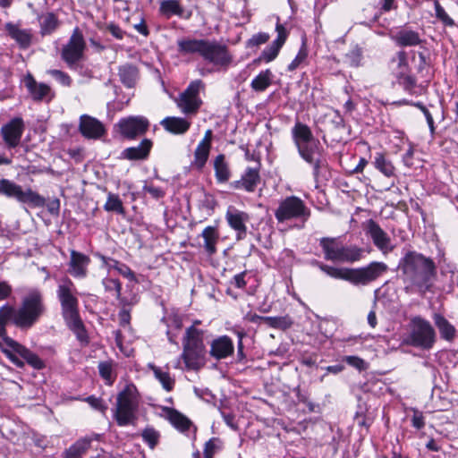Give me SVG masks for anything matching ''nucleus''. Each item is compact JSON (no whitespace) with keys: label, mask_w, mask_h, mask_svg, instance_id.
I'll use <instances>...</instances> for the list:
<instances>
[{"label":"nucleus","mask_w":458,"mask_h":458,"mask_svg":"<svg viewBox=\"0 0 458 458\" xmlns=\"http://www.w3.org/2000/svg\"><path fill=\"white\" fill-rule=\"evenodd\" d=\"M0 194L31 208H42L46 205V199L39 193L31 188L24 190L21 185L9 179H0Z\"/></svg>","instance_id":"nucleus-11"},{"label":"nucleus","mask_w":458,"mask_h":458,"mask_svg":"<svg viewBox=\"0 0 458 458\" xmlns=\"http://www.w3.org/2000/svg\"><path fill=\"white\" fill-rule=\"evenodd\" d=\"M159 13L167 19L173 15L183 17L184 9L179 0H163L160 3Z\"/></svg>","instance_id":"nucleus-39"},{"label":"nucleus","mask_w":458,"mask_h":458,"mask_svg":"<svg viewBox=\"0 0 458 458\" xmlns=\"http://www.w3.org/2000/svg\"><path fill=\"white\" fill-rule=\"evenodd\" d=\"M131 309L121 308L118 312V318L120 326L125 327L130 326L131 322Z\"/></svg>","instance_id":"nucleus-62"},{"label":"nucleus","mask_w":458,"mask_h":458,"mask_svg":"<svg viewBox=\"0 0 458 458\" xmlns=\"http://www.w3.org/2000/svg\"><path fill=\"white\" fill-rule=\"evenodd\" d=\"M24 128V123L21 117H14L2 126L1 134L8 148H16L20 144Z\"/></svg>","instance_id":"nucleus-17"},{"label":"nucleus","mask_w":458,"mask_h":458,"mask_svg":"<svg viewBox=\"0 0 458 458\" xmlns=\"http://www.w3.org/2000/svg\"><path fill=\"white\" fill-rule=\"evenodd\" d=\"M319 246L324 254V259L332 262H339L342 243L338 238L322 237L319 239Z\"/></svg>","instance_id":"nucleus-26"},{"label":"nucleus","mask_w":458,"mask_h":458,"mask_svg":"<svg viewBox=\"0 0 458 458\" xmlns=\"http://www.w3.org/2000/svg\"><path fill=\"white\" fill-rule=\"evenodd\" d=\"M205 85L201 80L192 81L186 89L180 94L177 99V106L185 114H195L199 109L202 100L199 98V91Z\"/></svg>","instance_id":"nucleus-14"},{"label":"nucleus","mask_w":458,"mask_h":458,"mask_svg":"<svg viewBox=\"0 0 458 458\" xmlns=\"http://www.w3.org/2000/svg\"><path fill=\"white\" fill-rule=\"evenodd\" d=\"M259 182V168L247 167L241 179L230 182V187L233 190H244L247 192H254Z\"/></svg>","instance_id":"nucleus-19"},{"label":"nucleus","mask_w":458,"mask_h":458,"mask_svg":"<svg viewBox=\"0 0 458 458\" xmlns=\"http://www.w3.org/2000/svg\"><path fill=\"white\" fill-rule=\"evenodd\" d=\"M73 282L65 277L57 286L56 296L61 305V313L67 327L73 331L78 338H85V329L79 313V300Z\"/></svg>","instance_id":"nucleus-6"},{"label":"nucleus","mask_w":458,"mask_h":458,"mask_svg":"<svg viewBox=\"0 0 458 458\" xmlns=\"http://www.w3.org/2000/svg\"><path fill=\"white\" fill-rule=\"evenodd\" d=\"M364 230L379 250L385 254L393 251L394 246L392 244L390 237L376 221L368 220Z\"/></svg>","instance_id":"nucleus-16"},{"label":"nucleus","mask_w":458,"mask_h":458,"mask_svg":"<svg viewBox=\"0 0 458 458\" xmlns=\"http://www.w3.org/2000/svg\"><path fill=\"white\" fill-rule=\"evenodd\" d=\"M225 219L228 225L236 232V240L244 239L247 233L246 223L249 222L250 216L246 212L231 206L226 211Z\"/></svg>","instance_id":"nucleus-18"},{"label":"nucleus","mask_w":458,"mask_h":458,"mask_svg":"<svg viewBox=\"0 0 458 458\" xmlns=\"http://www.w3.org/2000/svg\"><path fill=\"white\" fill-rule=\"evenodd\" d=\"M395 80L404 91L410 94L414 92V89L417 86V79L411 71L403 73L402 76L395 78Z\"/></svg>","instance_id":"nucleus-46"},{"label":"nucleus","mask_w":458,"mask_h":458,"mask_svg":"<svg viewBox=\"0 0 458 458\" xmlns=\"http://www.w3.org/2000/svg\"><path fill=\"white\" fill-rule=\"evenodd\" d=\"M0 349L9 360L19 369H23L25 363L37 370L46 368L45 361L37 353L11 337L5 338L4 346L0 342Z\"/></svg>","instance_id":"nucleus-10"},{"label":"nucleus","mask_w":458,"mask_h":458,"mask_svg":"<svg viewBox=\"0 0 458 458\" xmlns=\"http://www.w3.org/2000/svg\"><path fill=\"white\" fill-rule=\"evenodd\" d=\"M121 82L127 88H133L139 78L137 67L131 64L121 65L118 69Z\"/></svg>","instance_id":"nucleus-37"},{"label":"nucleus","mask_w":458,"mask_h":458,"mask_svg":"<svg viewBox=\"0 0 458 458\" xmlns=\"http://www.w3.org/2000/svg\"><path fill=\"white\" fill-rule=\"evenodd\" d=\"M85 48L86 43L83 35L80 30L76 28L68 42L63 47L61 58L70 69H77L79 63L84 57Z\"/></svg>","instance_id":"nucleus-13"},{"label":"nucleus","mask_w":458,"mask_h":458,"mask_svg":"<svg viewBox=\"0 0 458 458\" xmlns=\"http://www.w3.org/2000/svg\"><path fill=\"white\" fill-rule=\"evenodd\" d=\"M156 378L161 383L163 388L167 392L174 389V379L170 377L168 372L163 371L160 368L153 367Z\"/></svg>","instance_id":"nucleus-48"},{"label":"nucleus","mask_w":458,"mask_h":458,"mask_svg":"<svg viewBox=\"0 0 458 458\" xmlns=\"http://www.w3.org/2000/svg\"><path fill=\"white\" fill-rule=\"evenodd\" d=\"M46 312L44 298L41 292L32 289L21 300L19 308L5 303L0 307V342L5 345V338L9 337L6 327L14 325L20 329L31 328Z\"/></svg>","instance_id":"nucleus-2"},{"label":"nucleus","mask_w":458,"mask_h":458,"mask_svg":"<svg viewBox=\"0 0 458 458\" xmlns=\"http://www.w3.org/2000/svg\"><path fill=\"white\" fill-rule=\"evenodd\" d=\"M363 58V49L359 45L353 46L348 53L344 55V63L350 67L357 68L361 65Z\"/></svg>","instance_id":"nucleus-43"},{"label":"nucleus","mask_w":458,"mask_h":458,"mask_svg":"<svg viewBox=\"0 0 458 458\" xmlns=\"http://www.w3.org/2000/svg\"><path fill=\"white\" fill-rule=\"evenodd\" d=\"M163 411L170 423L179 431L184 433L193 427L191 420L179 411L169 407H165Z\"/></svg>","instance_id":"nucleus-30"},{"label":"nucleus","mask_w":458,"mask_h":458,"mask_svg":"<svg viewBox=\"0 0 458 458\" xmlns=\"http://www.w3.org/2000/svg\"><path fill=\"white\" fill-rule=\"evenodd\" d=\"M405 342L414 348L429 351L437 343V332L428 320L420 316H414L410 320Z\"/></svg>","instance_id":"nucleus-9"},{"label":"nucleus","mask_w":458,"mask_h":458,"mask_svg":"<svg viewBox=\"0 0 458 458\" xmlns=\"http://www.w3.org/2000/svg\"><path fill=\"white\" fill-rule=\"evenodd\" d=\"M143 191L148 193L152 198L156 199H159L165 196V191L160 187H157L147 182L143 186Z\"/></svg>","instance_id":"nucleus-60"},{"label":"nucleus","mask_w":458,"mask_h":458,"mask_svg":"<svg viewBox=\"0 0 458 458\" xmlns=\"http://www.w3.org/2000/svg\"><path fill=\"white\" fill-rule=\"evenodd\" d=\"M201 237L204 240L203 248L206 253L209 256L216 252V244L219 240V233L215 226H207L201 233Z\"/></svg>","instance_id":"nucleus-36"},{"label":"nucleus","mask_w":458,"mask_h":458,"mask_svg":"<svg viewBox=\"0 0 458 458\" xmlns=\"http://www.w3.org/2000/svg\"><path fill=\"white\" fill-rule=\"evenodd\" d=\"M397 269L403 292L424 297L432 293L437 277V267L430 257L413 250H403Z\"/></svg>","instance_id":"nucleus-1"},{"label":"nucleus","mask_w":458,"mask_h":458,"mask_svg":"<svg viewBox=\"0 0 458 458\" xmlns=\"http://www.w3.org/2000/svg\"><path fill=\"white\" fill-rule=\"evenodd\" d=\"M89 263V256L72 250L68 272L75 278H84L87 276Z\"/></svg>","instance_id":"nucleus-23"},{"label":"nucleus","mask_w":458,"mask_h":458,"mask_svg":"<svg viewBox=\"0 0 458 458\" xmlns=\"http://www.w3.org/2000/svg\"><path fill=\"white\" fill-rule=\"evenodd\" d=\"M117 272L130 281L137 282L134 272L126 264L123 263L122 266H120V267L117 269Z\"/></svg>","instance_id":"nucleus-64"},{"label":"nucleus","mask_w":458,"mask_h":458,"mask_svg":"<svg viewBox=\"0 0 458 458\" xmlns=\"http://www.w3.org/2000/svg\"><path fill=\"white\" fill-rule=\"evenodd\" d=\"M265 324L271 328L287 330L293 326V321L288 315L283 317H267L265 318Z\"/></svg>","instance_id":"nucleus-42"},{"label":"nucleus","mask_w":458,"mask_h":458,"mask_svg":"<svg viewBox=\"0 0 458 458\" xmlns=\"http://www.w3.org/2000/svg\"><path fill=\"white\" fill-rule=\"evenodd\" d=\"M209 147L202 146L198 144L195 151H194V165L198 169H202L208 158L209 152H210Z\"/></svg>","instance_id":"nucleus-47"},{"label":"nucleus","mask_w":458,"mask_h":458,"mask_svg":"<svg viewBox=\"0 0 458 458\" xmlns=\"http://www.w3.org/2000/svg\"><path fill=\"white\" fill-rule=\"evenodd\" d=\"M85 401L94 409L100 411L101 412L105 413L107 410V405L105 403V402L98 397H96L94 395L88 396Z\"/></svg>","instance_id":"nucleus-59"},{"label":"nucleus","mask_w":458,"mask_h":458,"mask_svg":"<svg viewBox=\"0 0 458 458\" xmlns=\"http://www.w3.org/2000/svg\"><path fill=\"white\" fill-rule=\"evenodd\" d=\"M5 30L21 48H27L30 46L32 36L30 30L20 29L17 25L12 22H7L5 24Z\"/></svg>","instance_id":"nucleus-34"},{"label":"nucleus","mask_w":458,"mask_h":458,"mask_svg":"<svg viewBox=\"0 0 458 458\" xmlns=\"http://www.w3.org/2000/svg\"><path fill=\"white\" fill-rule=\"evenodd\" d=\"M102 285L104 286L106 292L114 293L115 298L120 297L122 284L119 279L105 277L102 280Z\"/></svg>","instance_id":"nucleus-52"},{"label":"nucleus","mask_w":458,"mask_h":458,"mask_svg":"<svg viewBox=\"0 0 458 458\" xmlns=\"http://www.w3.org/2000/svg\"><path fill=\"white\" fill-rule=\"evenodd\" d=\"M104 209L108 212H115L120 215L124 214V208L123 202L118 195L109 192L107 195L106 202L104 205Z\"/></svg>","instance_id":"nucleus-45"},{"label":"nucleus","mask_w":458,"mask_h":458,"mask_svg":"<svg viewBox=\"0 0 458 458\" xmlns=\"http://www.w3.org/2000/svg\"><path fill=\"white\" fill-rule=\"evenodd\" d=\"M434 9L436 18L441 21L445 27L455 26L454 21L448 15L445 8L437 0H434Z\"/></svg>","instance_id":"nucleus-49"},{"label":"nucleus","mask_w":458,"mask_h":458,"mask_svg":"<svg viewBox=\"0 0 458 458\" xmlns=\"http://www.w3.org/2000/svg\"><path fill=\"white\" fill-rule=\"evenodd\" d=\"M375 167L387 177L394 175V167L381 153H377L374 160Z\"/></svg>","instance_id":"nucleus-44"},{"label":"nucleus","mask_w":458,"mask_h":458,"mask_svg":"<svg viewBox=\"0 0 458 458\" xmlns=\"http://www.w3.org/2000/svg\"><path fill=\"white\" fill-rule=\"evenodd\" d=\"M139 407L137 390L133 385H127L116 397L113 416L117 425L125 427L134 425L137 420L136 412Z\"/></svg>","instance_id":"nucleus-8"},{"label":"nucleus","mask_w":458,"mask_h":458,"mask_svg":"<svg viewBox=\"0 0 458 458\" xmlns=\"http://www.w3.org/2000/svg\"><path fill=\"white\" fill-rule=\"evenodd\" d=\"M308 57V48L306 46L305 40L302 41V44L299 49L298 54L295 58L288 65L287 70L293 72L296 70Z\"/></svg>","instance_id":"nucleus-51"},{"label":"nucleus","mask_w":458,"mask_h":458,"mask_svg":"<svg viewBox=\"0 0 458 458\" xmlns=\"http://www.w3.org/2000/svg\"><path fill=\"white\" fill-rule=\"evenodd\" d=\"M39 33L41 36L53 34L60 26L58 17L53 12H47L38 16Z\"/></svg>","instance_id":"nucleus-35"},{"label":"nucleus","mask_w":458,"mask_h":458,"mask_svg":"<svg viewBox=\"0 0 458 458\" xmlns=\"http://www.w3.org/2000/svg\"><path fill=\"white\" fill-rule=\"evenodd\" d=\"M392 39L400 47H411L423 46L426 39L420 34L411 28H401L392 35Z\"/></svg>","instance_id":"nucleus-20"},{"label":"nucleus","mask_w":458,"mask_h":458,"mask_svg":"<svg viewBox=\"0 0 458 458\" xmlns=\"http://www.w3.org/2000/svg\"><path fill=\"white\" fill-rule=\"evenodd\" d=\"M48 73L55 78L56 81H58L61 85L65 87H70L72 85V78L69 76L68 73L60 71V70H49Z\"/></svg>","instance_id":"nucleus-55"},{"label":"nucleus","mask_w":458,"mask_h":458,"mask_svg":"<svg viewBox=\"0 0 458 458\" xmlns=\"http://www.w3.org/2000/svg\"><path fill=\"white\" fill-rule=\"evenodd\" d=\"M160 123L167 131L174 134L185 133L191 124L187 119L175 116H167Z\"/></svg>","instance_id":"nucleus-33"},{"label":"nucleus","mask_w":458,"mask_h":458,"mask_svg":"<svg viewBox=\"0 0 458 458\" xmlns=\"http://www.w3.org/2000/svg\"><path fill=\"white\" fill-rule=\"evenodd\" d=\"M411 59L414 62V69L417 74L421 77H427L428 75L429 68L432 66V61L428 49L420 46L419 51H411Z\"/></svg>","instance_id":"nucleus-25"},{"label":"nucleus","mask_w":458,"mask_h":458,"mask_svg":"<svg viewBox=\"0 0 458 458\" xmlns=\"http://www.w3.org/2000/svg\"><path fill=\"white\" fill-rule=\"evenodd\" d=\"M364 250L356 245H343L339 262L354 263L363 258Z\"/></svg>","instance_id":"nucleus-38"},{"label":"nucleus","mask_w":458,"mask_h":458,"mask_svg":"<svg viewBox=\"0 0 458 458\" xmlns=\"http://www.w3.org/2000/svg\"><path fill=\"white\" fill-rule=\"evenodd\" d=\"M273 73L269 69L260 72L250 83L254 91H265L272 83Z\"/></svg>","instance_id":"nucleus-41"},{"label":"nucleus","mask_w":458,"mask_h":458,"mask_svg":"<svg viewBox=\"0 0 458 458\" xmlns=\"http://www.w3.org/2000/svg\"><path fill=\"white\" fill-rule=\"evenodd\" d=\"M432 318L439 332L441 339L449 343L454 342L457 335V329L441 313H434Z\"/></svg>","instance_id":"nucleus-28"},{"label":"nucleus","mask_w":458,"mask_h":458,"mask_svg":"<svg viewBox=\"0 0 458 458\" xmlns=\"http://www.w3.org/2000/svg\"><path fill=\"white\" fill-rule=\"evenodd\" d=\"M177 50L182 55H198L216 71H226L233 62L228 47L216 40L184 38L177 41Z\"/></svg>","instance_id":"nucleus-4"},{"label":"nucleus","mask_w":458,"mask_h":458,"mask_svg":"<svg viewBox=\"0 0 458 458\" xmlns=\"http://www.w3.org/2000/svg\"><path fill=\"white\" fill-rule=\"evenodd\" d=\"M269 39V35L266 32H259L254 34L248 41V47H254L265 44Z\"/></svg>","instance_id":"nucleus-57"},{"label":"nucleus","mask_w":458,"mask_h":458,"mask_svg":"<svg viewBox=\"0 0 458 458\" xmlns=\"http://www.w3.org/2000/svg\"><path fill=\"white\" fill-rule=\"evenodd\" d=\"M79 131L83 137L94 140L99 139L106 133L104 124L88 114H82L80 117Z\"/></svg>","instance_id":"nucleus-22"},{"label":"nucleus","mask_w":458,"mask_h":458,"mask_svg":"<svg viewBox=\"0 0 458 458\" xmlns=\"http://www.w3.org/2000/svg\"><path fill=\"white\" fill-rule=\"evenodd\" d=\"M152 148V141L148 139H144L136 147H130L123 150L121 157L128 160H141L146 159Z\"/></svg>","instance_id":"nucleus-29"},{"label":"nucleus","mask_w":458,"mask_h":458,"mask_svg":"<svg viewBox=\"0 0 458 458\" xmlns=\"http://www.w3.org/2000/svg\"><path fill=\"white\" fill-rule=\"evenodd\" d=\"M141 437L148 447L154 449L158 443L160 434L154 428L148 427L142 431Z\"/></svg>","instance_id":"nucleus-50"},{"label":"nucleus","mask_w":458,"mask_h":458,"mask_svg":"<svg viewBox=\"0 0 458 458\" xmlns=\"http://www.w3.org/2000/svg\"><path fill=\"white\" fill-rule=\"evenodd\" d=\"M291 135L299 156L312 167L315 182H318L323 172L327 167V162L323 155L324 148L318 139L315 138L311 129L297 121L291 129Z\"/></svg>","instance_id":"nucleus-3"},{"label":"nucleus","mask_w":458,"mask_h":458,"mask_svg":"<svg viewBox=\"0 0 458 458\" xmlns=\"http://www.w3.org/2000/svg\"><path fill=\"white\" fill-rule=\"evenodd\" d=\"M276 30L277 32L276 38L262 51L257 61L269 63L278 55L280 49L285 43L288 32L281 23H276Z\"/></svg>","instance_id":"nucleus-21"},{"label":"nucleus","mask_w":458,"mask_h":458,"mask_svg":"<svg viewBox=\"0 0 458 458\" xmlns=\"http://www.w3.org/2000/svg\"><path fill=\"white\" fill-rule=\"evenodd\" d=\"M13 287L7 281H0V301L11 297Z\"/></svg>","instance_id":"nucleus-61"},{"label":"nucleus","mask_w":458,"mask_h":458,"mask_svg":"<svg viewBox=\"0 0 458 458\" xmlns=\"http://www.w3.org/2000/svg\"><path fill=\"white\" fill-rule=\"evenodd\" d=\"M219 438L212 437L205 444L204 456L205 458H213L215 453L219 449Z\"/></svg>","instance_id":"nucleus-56"},{"label":"nucleus","mask_w":458,"mask_h":458,"mask_svg":"<svg viewBox=\"0 0 458 458\" xmlns=\"http://www.w3.org/2000/svg\"><path fill=\"white\" fill-rule=\"evenodd\" d=\"M121 308L131 309L140 301L138 293L131 292L129 295H122L116 298Z\"/></svg>","instance_id":"nucleus-53"},{"label":"nucleus","mask_w":458,"mask_h":458,"mask_svg":"<svg viewBox=\"0 0 458 458\" xmlns=\"http://www.w3.org/2000/svg\"><path fill=\"white\" fill-rule=\"evenodd\" d=\"M310 263L329 277L344 280L356 286L368 285L377 280L388 270V266L381 261H373L365 267L357 268L334 267L318 259H312Z\"/></svg>","instance_id":"nucleus-5"},{"label":"nucleus","mask_w":458,"mask_h":458,"mask_svg":"<svg viewBox=\"0 0 458 458\" xmlns=\"http://www.w3.org/2000/svg\"><path fill=\"white\" fill-rule=\"evenodd\" d=\"M215 176L218 182H226L231 175V172L225 157L224 154H219L214 161Z\"/></svg>","instance_id":"nucleus-40"},{"label":"nucleus","mask_w":458,"mask_h":458,"mask_svg":"<svg viewBox=\"0 0 458 458\" xmlns=\"http://www.w3.org/2000/svg\"><path fill=\"white\" fill-rule=\"evenodd\" d=\"M121 135L127 140H135L146 133L149 127L148 120L144 116H129L118 123Z\"/></svg>","instance_id":"nucleus-15"},{"label":"nucleus","mask_w":458,"mask_h":458,"mask_svg":"<svg viewBox=\"0 0 458 458\" xmlns=\"http://www.w3.org/2000/svg\"><path fill=\"white\" fill-rule=\"evenodd\" d=\"M233 351L234 346L232 339L227 335H222L212 341L209 354L219 360L231 356Z\"/></svg>","instance_id":"nucleus-24"},{"label":"nucleus","mask_w":458,"mask_h":458,"mask_svg":"<svg viewBox=\"0 0 458 458\" xmlns=\"http://www.w3.org/2000/svg\"><path fill=\"white\" fill-rule=\"evenodd\" d=\"M390 69L393 76L397 78L411 71L408 62V54L404 50H400L395 53L394 56L391 58Z\"/></svg>","instance_id":"nucleus-32"},{"label":"nucleus","mask_w":458,"mask_h":458,"mask_svg":"<svg viewBox=\"0 0 458 458\" xmlns=\"http://www.w3.org/2000/svg\"><path fill=\"white\" fill-rule=\"evenodd\" d=\"M344 360L350 366L359 369L360 371L367 369V364L361 358L354 355L345 356Z\"/></svg>","instance_id":"nucleus-58"},{"label":"nucleus","mask_w":458,"mask_h":458,"mask_svg":"<svg viewBox=\"0 0 458 458\" xmlns=\"http://www.w3.org/2000/svg\"><path fill=\"white\" fill-rule=\"evenodd\" d=\"M98 371L100 376L106 381L107 385H112L114 381L113 375L112 364L107 361L100 362L98 364Z\"/></svg>","instance_id":"nucleus-54"},{"label":"nucleus","mask_w":458,"mask_h":458,"mask_svg":"<svg viewBox=\"0 0 458 458\" xmlns=\"http://www.w3.org/2000/svg\"><path fill=\"white\" fill-rule=\"evenodd\" d=\"M92 437H81L75 441L62 454L63 458H82L91 447Z\"/></svg>","instance_id":"nucleus-31"},{"label":"nucleus","mask_w":458,"mask_h":458,"mask_svg":"<svg viewBox=\"0 0 458 458\" xmlns=\"http://www.w3.org/2000/svg\"><path fill=\"white\" fill-rule=\"evenodd\" d=\"M380 13H386L397 8L395 0H379Z\"/></svg>","instance_id":"nucleus-63"},{"label":"nucleus","mask_w":458,"mask_h":458,"mask_svg":"<svg viewBox=\"0 0 458 458\" xmlns=\"http://www.w3.org/2000/svg\"><path fill=\"white\" fill-rule=\"evenodd\" d=\"M200 321L196 320L185 332L183 341V352L181 355L187 369H199L206 354V347L203 343L204 331L196 327Z\"/></svg>","instance_id":"nucleus-7"},{"label":"nucleus","mask_w":458,"mask_h":458,"mask_svg":"<svg viewBox=\"0 0 458 458\" xmlns=\"http://www.w3.org/2000/svg\"><path fill=\"white\" fill-rule=\"evenodd\" d=\"M310 216V208L301 199L293 195L282 199L275 210V217L278 223L292 219H300L305 222Z\"/></svg>","instance_id":"nucleus-12"},{"label":"nucleus","mask_w":458,"mask_h":458,"mask_svg":"<svg viewBox=\"0 0 458 458\" xmlns=\"http://www.w3.org/2000/svg\"><path fill=\"white\" fill-rule=\"evenodd\" d=\"M23 83L35 101H41L51 93V89L48 85L38 83L30 73L24 77Z\"/></svg>","instance_id":"nucleus-27"}]
</instances>
